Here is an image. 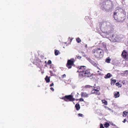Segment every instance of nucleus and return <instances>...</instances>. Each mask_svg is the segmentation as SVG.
Returning <instances> with one entry per match:
<instances>
[{
  "label": "nucleus",
  "instance_id": "obj_1",
  "mask_svg": "<svg viewBox=\"0 0 128 128\" xmlns=\"http://www.w3.org/2000/svg\"><path fill=\"white\" fill-rule=\"evenodd\" d=\"M100 29L104 33L108 34L113 32V28L111 26L110 23L108 22H104L100 25Z\"/></svg>",
  "mask_w": 128,
  "mask_h": 128
},
{
  "label": "nucleus",
  "instance_id": "obj_2",
  "mask_svg": "<svg viewBox=\"0 0 128 128\" xmlns=\"http://www.w3.org/2000/svg\"><path fill=\"white\" fill-rule=\"evenodd\" d=\"M86 67L82 66L78 67L79 70L78 72H80L79 75L81 77L85 76L88 77L90 75V74L89 70H85Z\"/></svg>",
  "mask_w": 128,
  "mask_h": 128
},
{
  "label": "nucleus",
  "instance_id": "obj_3",
  "mask_svg": "<svg viewBox=\"0 0 128 128\" xmlns=\"http://www.w3.org/2000/svg\"><path fill=\"white\" fill-rule=\"evenodd\" d=\"M92 52L93 54H94V56L97 58L100 59L103 56V51L100 48H97L93 50Z\"/></svg>",
  "mask_w": 128,
  "mask_h": 128
},
{
  "label": "nucleus",
  "instance_id": "obj_4",
  "mask_svg": "<svg viewBox=\"0 0 128 128\" xmlns=\"http://www.w3.org/2000/svg\"><path fill=\"white\" fill-rule=\"evenodd\" d=\"M116 12H115L114 13V17L115 20H116L117 22H122L125 19V16H124L123 17H121V18L122 19L120 20L117 17V14H118L119 13H118V12L117 11H116Z\"/></svg>",
  "mask_w": 128,
  "mask_h": 128
},
{
  "label": "nucleus",
  "instance_id": "obj_5",
  "mask_svg": "<svg viewBox=\"0 0 128 128\" xmlns=\"http://www.w3.org/2000/svg\"><path fill=\"white\" fill-rule=\"evenodd\" d=\"M75 60L74 58H72L70 60H68L67 63L66 64L67 67L68 68H70L72 67V66L74 64Z\"/></svg>",
  "mask_w": 128,
  "mask_h": 128
},
{
  "label": "nucleus",
  "instance_id": "obj_6",
  "mask_svg": "<svg viewBox=\"0 0 128 128\" xmlns=\"http://www.w3.org/2000/svg\"><path fill=\"white\" fill-rule=\"evenodd\" d=\"M112 39L114 42H118L121 40V38L119 35L116 34H114L111 37Z\"/></svg>",
  "mask_w": 128,
  "mask_h": 128
},
{
  "label": "nucleus",
  "instance_id": "obj_7",
  "mask_svg": "<svg viewBox=\"0 0 128 128\" xmlns=\"http://www.w3.org/2000/svg\"><path fill=\"white\" fill-rule=\"evenodd\" d=\"M64 99L66 101H68V100H69L70 101H72L75 100V99L73 98V96L71 95L69 96H66L63 97L62 98Z\"/></svg>",
  "mask_w": 128,
  "mask_h": 128
},
{
  "label": "nucleus",
  "instance_id": "obj_8",
  "mask_svg": "<svg viewBox=\"0 0 128 128\" xmlns=\"http://www.w3.org/2000/svg\"><path fill=\"white\" fill-rule=\"evenodd\" d=\"M108 3L107 1L103 3V4L101 5V8L102 9L105 10H109L110 8V6L108 5Z\"/></svg>",
  "mask_w": 128,
  "mask_h": 128
},
{
  "label": "nucleus",
  "instance_id": "obj_9",
  "mask_svg": "<svg viewBox=\"0 0 128 128\" xmlns=\"http://www.w3.org/2000/svg\"><path fill=\"white\" fill-rule=\"evenodd\" d=\"M122 56L124 58H127L128 56V53L125 50H124L122 54Z\"/></svg>",
  "mask_w": 128,
  "mask_h": 128
},
{
  "label": "nucleus",
  "instance_id": "obj_10",
  "mask_svg": "<svg viewBox=\"0 0 128 128\" xmlns=\"http://www.w3.org/2000/svg\"><path fill=\"white\" fill-rule=\"evenodd\" d=\"M87 60L90 62L94 66H97V64H96V63H95L92 60H91L90 58H88L87 59Z\"/></svg>",
  "mask_w": 128,
  "mask_h": 128
},
{
  "label": "nucleus",
  "instance_id": "obj_11",
  "mask_svg": "<svg viewBox=\"0 0 128 128\" xmlns=\"http://www.w3.org/2000/svg\"><path fill=\"white\" fill-rule=\"evenodd\" d=\"M81 96L82 97L88 98L89 96V94L86 92H82L81 93Z\"/></svg>",
  "mask_w": 128,
  "mask_h": 128
},
{
  "label": "nucleus",
  "instance_id": "obj_12",
  "mask_svg": "<svg viewBox=\"0 0 128 128\" xmlns=\"http://www.w3.org/2000/svg\"><path fill=\"white\" fill-rule=\"evenodd\" d=\"M100 88L99 87H98L97 88H94V90L96 92V94L99 95L100 94V93L99 92V90H100Z\"/></svg>",
  "mask_w": 128,
  "mask_h": 128
},
{
  "label": "nucleus",
  "instance_id": "obj_13",
  "mask_svg": "<svg viewBox=\"0 0 128 128\" xmlns=\"http://www.w3.org/2000/svg\"><path fill=\"white\" fill-rule=\"evenodd\" d=\"M112 76V75L110 73H108L106 75L104 76V78H110Z\"/></svg>",
  "mask_w": 128,
  "mask_h": 128
},
{
  "label": "nucleus",
  "instance_id": "obj_14",
  "mask_svg": "<svg viewBox=\"0 0 128 128\" xmlns=\"http://www.w3.org/2000/svg\"><path fill=\"white\" fill-rule=\"evenodd\" d=\"M114 96L115 98H117L119 97L120 96L119 92H114Z\"/></svg>",
  "mask_w": 128,
  "mask_h": 128
},
{
  "label": "nucleus",
  "instance_id": "obj_15",
  "mask_svg": "<svg viewBox=\"0 0 128 128\" xmlns=\"http://www.w3.org/2000/svg\"><path fill=\"white\" fill-rule=\"evenodd\" d=\"M116 81V80H114L112 78L111 79V84L112 85H113L114 84V83Z\"/></svg>",
  "mask_w": 128,
  "mask_h": 128
},
{
  "label": "nucleus",
  "instance_id": "obj_16",
  "mask_svg": "<svg viewBox=\"0 0 128 128\" xmlns=\"http://www.w3.org/2000/svg\"><path fill=\"white\" fill-rule=\"evenodd\" d=\"M102 46L104 48V50H106V52L108 51L106 47V44L104 42H103L102 43Z\"/></svg>",
  "mask_w": 128,
  "mask_h": 128
},
{
  "label": "nucleus",
  "instance_id": "obj_17",
  "mask_svg": "<svg viewBox=\"0 0 128 128\" xmlns=\"http://www.w3.org/2000/svg\"><path fill=\"white\" fill-rule=\"evenodd\" d=\"M75 107L76 108V110H79L80 108V106L79 104H76L75 106Z\"/></svg>",
  "mask_w": 128,
  "mask_h": 128
},
{
  "label": "nucleus",
  "instance_id": "obj_18",
  "mask_svg": "<svg viewBox=\"0 0 128 128\" xmlns=\"http://www.w3.org/2000/svg\"><path fill=\"white\" fill-rule=\"evenodd\" d=\"M54 53L55 55L57 56L60 53V52L58 50H54Z\"/></svg>",
  "mask_w": 128,
  "mask_h": 128
},
{
  "label": "nucleus",
  "instance_id": "obj_19",
  "mask_svg": "<svg viewBox=\"0 0 128 128\" xmlns=\"http://www.w3.org/2000/svg\"><path fill=\"white\" fill-rule=\"evenodd\" d=\"M45 79L47 82H50V78H48V76H46Z\"/></svg>",
  "mask_w": 128,
  "mask_h": 128
},
{
  "label": "nucleus",
  "instance_id": "obj_20",
  "mask_svg": "<svg viewBox=\"0 0 128 128\" xmlns=\"http://www.w3.org/2000/svg\"><path fill=\"white\" fill-rule=\"evenodd\" d=\"M102 103L104 104V105H107V102L105 100H102Z\"/></svg>",
  "mask_w": 128,
  "mask_h": 128
},
{
  "label": "nucleus",
  "instance_id": "obj_21",
  "mask_svg": "<svg viewBox=\"0 0 128 128\" xmlns=\"http://www.w3.org/2000/svg\"><path fill=\"white\" fill-rule=\"evenodd\" d=\"M111 60V59L110 58H109V57H108L107 58L106 60V62L108 63H109L110 62Z\"/></svg>",
  "mask_w": 128,
  "mask_h": 128
},
{
  "label": "nucleus",
  "instance_id": "obj_22",
  "mask_svg": "<svg viewBox=\"0 0 128 128\" xmlns=\"http://www.w3.org/2000/svg\"><path fill=\"white\" fill-rule=\"evenodd\" d=\"M76 41L78 43H80L81 41L80 39L79 38H76Z\"/></svg>",
  "mask_w": 128,
  "mask_h": 128
},
{
  "label": "nucleus",
  "instance_id": "obj_23",
  "mask_svg": "<svg viewBox=\"0 0 128 128\" xmlns=\"http://www.w3.org/2000/svg\"><path fill=\"white\" fill-rule=\"evenodd\" d=\"M104 125L106 128H107L109 126V124L108 123H106Z\"/></svg>",
  "mask_w": 128,
  "mask_h": 128
},
{
  "label": "nucleus",
  "instance_id": "obj_24",
  "mask_svg": "<svg viewBox=\"0 0 128 128\" xmlns=\"http://www.w3.org/2000/svg\"><path fill=\"white\" fill-rule=\"evenodd\" d=\"M127 112H124V114L123 115V116H126V114H127Z\"/></svg>",
  "mask_w": 128,
  "mask_h": 128
},
{
  "label": "nucleus",
  "instance_id": "obj_25",
  "mask_svg": "<svg viewBox=\"0 0 128 128\" xmlns=\"http://www.w3.org/2000/svg\"><path fill=\"white\" fill-rule=\"evenodd\" d=\"M92 86H90V85H86V86H85V87L86 88H90Z\"/></svg>",
  "mask_w": 128,
  "mask_h": 128
},
{
  "label": "nucleus",
  "instance_id": "obj_26",
  "mask_svg": "<svg viewBox=\"0 0 128 128\" xmlns=\"http://www.w3.org/2000/svg\"><path fill=\"white\" fill-rule=\"evenodd\" d=\"M92 94H96V92L94 90L92 91Z\"/></svg>",
  "mask_w": 128,
  "mask_h": 128
},
{
  "label": "nucleus",
  "instance_id": "obj_27",
  "mask_svg": "<svg viewBox=\"0 0 128 128\" xmlns=\"http://www.w3.org/2000/svg\"><path fill=\"white\" fill-rule=\"evenodd\" d=\"M100 128H104V127L103 126V125L102 124H100Z\"/></svg>",
  "mask_w": 128,
  "mask_h": 128
},
{
  "label": "nucleus",
  "instance_id": "obj_28",
  "mask_svg": "<svg viewBox=\"0 0 128 128\" xmlns=\"http://www.w3.org/2000/svg\"><path fill=\"white\" fill-rule=\"evenodd\" d=\"M116 86H119L120 85H121L120 84H119L118 82L116 83Z\"/></svg>",
  "mask_w": 128,
  "mask_h": 128
},
{
  "label": "nucleus",
  "instance_id": "obj_29",
  "mask_svg": "<svg viewBox=\"0 0 128 128\" xmlns=\"http://www.w3.org/2000/svg\"><path fill=\"white\" fill-rule=\"evenodd\" d=\"M51 63H52V62H51V61L50 60H48V64H51Z\"/></svg>",
  "mask_w": 128,
  "mask_h": 128
},
{
  "label": "nucleus",
  "instance_id": "obj_30",
  "mask_svg": "<svg viewBox=\"0 0 128 128\" xmlns=\"http://www.w3.org/2000/svg\"><path fill=\"white\" fill-rule=\"evenodd\" d=\"M78 115L79 116L83 117L84 116L83 115L81 114H78Z\"/></svg>",
  "mask_w": 128,
  "mask_h": 128
},
{
  "label": "nucleus",
  "instance_id": "obj_31",
  "mask_svg": "<svg viewBox=\"0 0 128 128\" xmlns=\"http://www.w3.org/2000/svg\"><path fill=\"white\" fill-rule=\"evenodd\" d=\"M81 53L82 54V55L83 56H86V55H85L84 53V52H82Z\"/></svg>",
  "mask_w": 128,
  "mask_h": 128
},
{
  "label": "nucleus",
  "instance_id": "obj_32",
  "mask_svg": "<svg viewBox=\"0 0 128 128\" xmlns=\"http://www.w3.org/2000/svg\"><path fill=\"white\" fill-rule=\"evenodd\" d=\"M76 57H77V58L78 59H80L82 58V57L80 56H76Z\"/></svg>",
  "mask_w": 128,
  "mask_h": 128
},
{
  "label": "nucleus",
  "instance_id": "obj_33",
  "mask_svg": "<svg viewBox=\"0 0 128 128\" xmlns=\"http://www.w3.org/2000/svg\"><path fill=\"white\" fill-rule=\"evenodd\" d=\"M79 100L80 101H81V102L83 101L84 100V99L82 98H81L79 99Z\"/></svg>",
  "mask_w": 128,
  "mask_h": 128
},
{
  "label": "nucleus",
  "instance_id": "obj_34",
  "mask_svg": "<svg viewBox=\"0 0 128 128\" xmlns=\"http://www.w3.org/2000/svg\"><path fill=\"white\" fill-rule=\"evenodd\" d=\"M66 77V75L65 74H64L62 75V78H65Z\"/></svg>",
  "mask_w": 128,
  "mask_h": 128
},
{
  "label": "nucleus",
  "instance_id": "obj_35",
  "mask_svg": "<svg viewBox=\"0 0 128 128\" xmlns=\"http://www.w3.org/2000/svg\"><path fill=\"white\" fill-rule=\"evenodd\" d=\"M50 89L52 90V91H54V89L52 88H50Z\"/></svg>",
  "mask_w": 128,
  "mask_h": 128
},
{
  "label": "nucleus",
  "instance_id": "obj_36",
  "mask_svg": "<svg viewBox=\"0 0 128 128\" xmlns=\"http://www.w3.org/2000/svg\"><path fill=\"white\" fill-rule=\"evenodd\" d=\"M126 121V119H124L123 121V122L124 123H125Z\"/></svg>",
  "mask_w": 128,
  "mask_h": 128
},
{
  "label": "nucleus",
  "instance_id": "obj_37",
  "mask_svg": "<svg viewBox=\"0 0 128 128\" xmlns=\"http://www.w3.org/2000/svg\"><path fill=\"white\" fill-rule=\"evenodd\" d=\"M54 85V83H52V84H50V86H53Z\"/></svg>",
  "mask_w": 128,
  "mask_h": 128
},
{
  "label": "nucleus",
  "instance_id": "obj_38",
  "mask_svg": "<svg viewBox=\"0 0 128 128\" xmlns=\"http://www.w3.org/2000/svg\"><path fill=\"white\" fill-rule=\"evenodd\" d=\"M126 72H128V70H126L125 71V73L126 74Z\"/></svg>",
  "mask_w": 128,
  "mask_h": 128
},
{
  "label": "nucleus",
  "instance_id": "obj_39",
  "mask_svg": "<svg viewBox=\"0 0 128 128\" xmlns=\"http://www.w3.org/2000/svg\"><path fill=\"white\" fill-rule=\"evenodd\" d=\"M50 73H52V72L51 71H50Z\"/></svg>",
  "mask_w": 128,
  "mask_h": 128
},
{
  "label": "nucleus",
  "instance_id": "obj_40",
  "mask_svg": "<svg viewBox=\"0 0 128 128\" xmlns=\"http://www.w3.org/2000/svg\"><path fill=\"white\" fill-rule=\"evenodd\" d=\"M128 15L127 16V18H128Z\"/></svg>",
  "mask_w": 128,
  "mask_h": 128
},
{
  "label": "nucleus",
  "instance_id": "obj_41",
  "mask_svg": "<svg viewBox=\"0 0 128 128\" xmlns=\"http://www.w3.org/2000/svg\"><path fill=\"white\" fill-rule=\"evenodd\" d=\"M127 26H128V24H127Z\"/></svg>",
  "mask_w": 128,
  "mask_h": 128
},
{
  "label": "nucleus",
  "instance_id": "obj_42",
  "mask_svg": "<svg viewBox=\"0 0 128 128\" xmlns=\"http://www.w3.org/2000/svg\"><path fill=\"white\" fill-rule=\"evenodd\" d=\"M120 14H122L121 13H120Z\"/></svg>",
  "mask_w": 128,
  "mask_h": 128
},
{
  "label": "nucleus",
  "instance_id": "obj_43",
  "mask_svg": "<svg viewBox=\"0 0 128 128\" xmlns=\"http://www.w3.org/2000/svg\"><path fill=\"white\" fill-rule=\"evenodd\" d=\"M119 86L120 87H121V86Z\"/></svg>",
  "mask_w": 128,
  "mask_h": 128
}]
</instances>
